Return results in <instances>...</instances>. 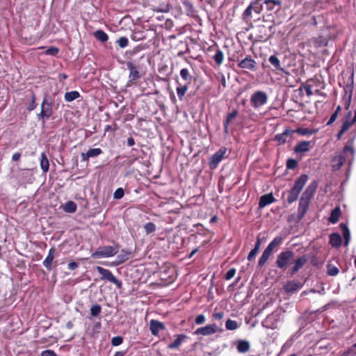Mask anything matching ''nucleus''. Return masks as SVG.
I'll return each instance as SVG.
<instances>
[{"label":"nucleus","mask_w":356,"mask_h":356,"mask_svg":"<svg viewBox=\"0 0 356 356\" xmlns=\"http://www.w3.org/2000/svg\"><path fill=\"white\" fill-rule=\"evenodd\" d=\"M154 11L157 13H168L170 9L169 3L165 2L160 4L158 6H154L152 8Z\"/></svg>","instance_id":"obj_35"},{"label":"nucleus","mask_w":356,"mask_h":356,"mask_svg":"<svg viewBox=\"0 0 356 356\" xmlns=\"http://www.w3.org/2000/svg\"><path fill=\"white\" fill-rule=\"evenodd\" d=\"M298 162L293 159H289L286 161V168L288 169H294L297 167Z\"/></svg>","instance_id":"obj_51"},{"label":"nucleus","mask_w":356,"mask_h":356,"mask_svg":"<svg viewBox=\"0 0 356 356\" xmlns=\"http://www.w3.org/2000/svg\"><path fill=\"white\" fill-rule=\"evenodd\" d=\"M263 3L266 6L268 10H273L275 6H280L281 5V1L280 0H264Z\"/></svg>","instance_id":"obj_36"},{"label":"nucleus","mask_w":356,"mask_h":356,"mask_svg":"<svg viewBox=\"0 0 356 356\" xmlns=\"http://www.w3.org/2000/svg\"><path fill=\"white\" fill-rule=\"evenodd\" d=\"M188 86L185 84L184 86H179L177 88V94L179 100H182L186 91L188 90Z\"/></svg>","instance_id":"obj_39"},{"label":"nucleus","mask_w":356,"mask_h":356,"mask_svg":"<svg viewBox=\"0 0 356 356\" xmlns=\"http://www.w3.org/2000/svg\"><path fill=\"white\" fill-rule=\"evenodd\" d=\"M206 321L205 316L203 314H200L196 316L195 322L197 325L203 324Z\"/></svg>","instance_id":"obj_57"},{"label":"nucleus","mask_w":356,"mask_h":356,"mask_svg":"<svg viewBox=\"0 0 356 356\" xmlns=\"http://www.w3.org/2000/svg\"><path fill=\"white\" fill-rule=\"evenodd\" d=\"M94 37L102 42H105L108 40V36L103 30L99 29L93 33Z\"/></svg>","instance_id":"obj_30"},{"label":"nucleus","mask_w":356,"mask_h":356,"mask_svg":"<svg viewBox=\"0 0 356 356\" xmlns=\"http://www.w3.org/2000/svg\"><path fill=\"white\" fill-rule=\"evenodd\" d=\"M317 186L318 183L314 181L307 186L305 191L302 193L299 201V206L298 209V220H301L306 213L311 199L314 196L315 191L317 188Z\"/></svg>","instance_id":"obj_1"},{"label":"nucleus","mask_w":356,"mask_h":356,"mask_svg":"<svg viewBox=\"0 0 356 356\" xmlns=\"http://www.w3.org/2000/svg\"><path fill=\"white\" fill-rule=\"evenodd\" d=\"M270 255H271V252H268V250H266L265 249L259 259L258 266L262 267L266 264V262L268 261V259H269Z\"/></svg>","instance_id":"obj_38"},{"label":"nucleus","mask_w":356,"mask_h":356,"mask_svg":"<svg viewBox=\"0 0 356 356\" xmlns=\"http://www.w3.org/2000/svg\"><path fill=\"white\" fill-rule=\"evenodd\" d=\"M299 194H300V192L298 190L292 188L289 191V194L287 196V202L289 204L294 202L298 199Z\"/></svg>","instance_id":"obj_32"},{"label":"nucleus","mask_w":356,"mask_h":356,"mask_svg":"<svg viewBox=\"0 0 356 356\" xmlns=\"http://www.w3.org/2000/svg\"><path fill=\"white\" fill-rule=\"evenodd\" d=\"M340 228L344 238V245L348 246L350 240V233L348 226L344 223L340 224Z\"/></svg>","instance_id":"obj_25"},{"label":"nucleus","mask_w":356,"mask_h":356,"mask_svg":"<svg viewBox=\"0 0 356 356\" xmlns=\"http://www.w3.org/2000/svg\"><path fill=\"white\" fill-rule=\"evenodd\" d=\"M40 167L44 172H48L49 169V162L45 152H42L40 155Z\"/></svg>","instance_id":"obj_27"},{"label":"nucleus","mask_w":356,"mask_h":356,"mask_svg":"<svg viewBox=\"0 0 356 356\" xmlns=\"http://www.w3.org/2000/svg\"><path fill=\"white\" fill-rule=\"evenodd\" d=\"M305 90L306 94L308 97H310L313 95V92L312 90V86H310V85L305 86Z\"/></svg>","instance_id":"obj_62"},{"label":"nucleus","mask_w":356,"mask_h":356,"mask_svg":"<svg viewBox=\"0 0 356 356\" xmlns=\"http://www.w3.org/2000/svg\"><path fill=\"white\" fill-rule=\"evenodd\" d=\"M227 149L224 147H222L211 156L209 159V167L211 169H215L217 168L220 162L224 158Z\"/></svg>","instance_id":"obj_7"},{"label":"nucleus","mask_w":356,"mask_h":356,"mask_svg":"<svg viewBox=\"0 0 356 356\" xmlns=\"http://www.w3.org/2000/svg\"><path fill=\"white\" fill-rule=\"evenodd\" d=\"M268 61L277 70H283L281 67L280 61L275 55H272L269 57Z\"/></svg>","instance_id":"obj_37"},{"label":"nucleus","mask_w":356,"mask_h":356,"mask_svg":"<svg viewBox=\"0 0 356 356\" xmlns=\"http://www.w3.org/2000/svg\"><path fill=\"white\" fill-rule=\"evenodd\" d=\"M339 270L337 267L332 265L327 266V274L330 276H336L339 273Z\"/></svg>","instance_id":"obj_50"},{"label":"nucleus","mask_w":356,"mask_h":356,"mask_svg":"<svg viewBox=\"0 0 356 356\" xmlns=\"http://www.w3.org/2000/svg\"><path fill=\"white\" fill-rule=\"evenodd\" d=\"M63 208L65 212L72 213L76 211L77 206L73 201H68L65 204Z\"/></svg>","instance_id":"obj_34"},{"label":"nucleus","mask_w":356,"mask_h":356,"mask_svg":"<svg viewBox=\"0 0 356 356\" xmlns=\"http://www.w3.org/2000/svg\"><path fill=\"white\" fill-rule=\"evenodd\" d=\"M96 270L101 275V280H107L115 284L118 289L122 288V282L118 280L109 270L101 266H97Z\"/></svg>","instance_id":"obj_5"},{"label":"nucleus","mask_w":356,"mask_h":356,"mask_svg":"<svg viewBox=\"0 0 356 356\" xmlns=\"http://www.w3.org/2000/svg\"><path fill=\"white\" fill-rule=\"evenodd\" d=\"M41 356H58L52 350H46L42 352Z\"/></svg>","instance_id":"obj_58"},{"label":"nucleus","mask_w":356,"mask_h":356,"mask_svg":"<svg viewBox=\"0 0 356 356\" xmlns=\"http://www.w3.org/2000/svg\"><path fill=\"white\" fill-rule=\"evenodd\" d=\"M238 67L242 69H246L252 71L256 70V61L251 58V56H248L241 61H240L238 64Z\"/></svg>","instance_id":"obj_13"},{"label":"nucleus","mask_w":356,"mask_h":356,"mask_svg":"<svg viewBox=\"0 0 356 356\" xmlns=\"http://www.w3.org/2000/svg\"><path fill=\"white\" fill-rule=\"evenodd\" d=\"M296 132L301 136H306L313 134L316 133V131L307 128H298L295 131V133Z\"/></svg>","instance_id":"obj_43"},{"label":"nucleus","mask_w":356,"mask_h":356,"mask_svg":"<svg viewBox=\"0 0 356 356\" xmlns=\"http://www.w3.org/2000/svg\"><path fill=\"white\" fill-rule=\"evenodd\" d=\"M58 48L56 47H51L46 50L45 53L47 55L56 56L58 53Z\"/></svg>","instance_id":"obj_54"},{"label":"nucleus","mask_w":356,"mask_h":356,"mask_svg":"<svg viewBox=\"0 0 356 356\" xmlns=\"http://www.w3.org/2000/svg\"><path fill=\"white\" fill-rule=\"evenodd\" d=\"M175 339L168 345L169 349H178L181 344L187 339V336L185 334H177L175 336Z\"/></svg>","instance_id":"obj_17"},{"label":"nucleus","mask_w":356,"mask_h":356,"mask_svg":"<svg viewBox=\"0 0 356 356\" xmlns=\"http://www.w3.org/2000/svg\"><path fill=\"white\" fill-rule=\"evenodd\" d=\"M119 251V245L115 244L113 245H106L99 247L96 251L92 253V257L94 259H101L111 257L115 255Z\"/></svg>","instance_id":"obj_3"},{"label":"nucleus","mask_w":356,"mask_h":356,"mask_svg":"<svg viewBox=\"0 0 356 356\" xmlns=\"http://www.w3.org/2000/svg\"><path fill=\"white\" fill-rule=\"evenodd\" d=\"M315 144L314 141H301L298 143L294 147V152L297 154L299 153H305L309 151L312 148L314 147Z\"/></svg>","instance_id":"obj_11"},{"label":"nucleus","mask_w":356,"mask_h":356,"mask_svg":"<svg viewBox=\"0 0 356 356\" xmlns=\"http://www.w3.org/2000/svg\"><path fill=\"white\" fill-rule=\"evenodd\" d=\"M236 270L234 268H230L225 274V278L227 280H231L235 275Z\"/></svg>","instance_id":"obj_56"},{"label":"nucleus","mask_w":356,"mask_h":356,"mask_svg":"<svg viewBox=\"0 0 356 356\" xmlns=\"http://www.w3.org/2000/svg\"><path fill=\"white\" fill-rule=\"evenodd\" d=\"M127 67L129 70V82L133 83L140 78L141 75L138 67L135 65L132 62H127Z\"/></svg>","instance_id":"obj_10"},{"label":"nucleus","mask_w":356,"mask_h":356,"mask_svg":"<svg viewBox=\"0 0 356 356\" xmlns=\"http://www.w3.org/2000/svg\"><path fill=\"white\" fill-rule=\"evenodd\" d=\"M118 261L115 263V265H119L124 262L128 259V256L127 253L120 254L118 255Z\"/></svg>","instance_id":"obj_55"},{"label":"nucleus","mask_w":356,"mask_h":356,"mask_svg":"<svg viewBox=\"0 0 356 356\" xmlns=\"http://www.w3.org/2000/svg\"><path fill=\"white\" fill-rule=\"evenodd\" d=\"M302 287V284L301 283L296 281H290L286 283L284 286V289L288 293H293L301 289Z\"/></svg>","instance_id":"obj_21"},{"label":"nucleus","mask_w":356,"mask_h":356,"mask_svg":"<svg viewBox=\"0 0 356 356\" xmlns=\"http://www.w3.org/2000/svg\"><path fill=\"white\" fill-rule=\"evenodd\" d=\"M239 327L238 323L236 321L231 319L227 320L225 323V327L228 330H235Z\"/></svg>","instance_id":"obj_41"},{"label":"nucleus","mask_w":356,"mask_h":356,"mask_svg":"<svg viewBox=\"0 0 356 356\" xmlns=\"http://www.w3.org/2000/svg\"><path fill=\"white\" fill-rule=\"evenodd\" d=\"M238 115V111L236 110H233L232 113L227 114L226 120L224 123V130L225 133L228 131V126L230 122Z\"/></svg>","instance_id":"obj_28"},{"label":"nucleus","mask_w":356,"mask_h":356,"mask_svg":"<svg viewBox=\"0 0 356 356\" xmlns=\"http://www.w3.org/2000/svg\"><path fill=\"white\" fill-rule=\"evenodd\" d=\"M252 10L249 5L242 15L243 19L246 22L250 21V19L252 17Z\"/></svg>","instance_id":"obj_42"},{"label":"nucleus","mask_w":356,"mask_h":356,"mask_svg":"<svg viewBox=\"0 0 356 356\" xmlns=\"http://www.w3.org/2000/svg\"><path fill=\"white\" fill-rule=\"evenodd\" d=\"M316 43L319 46H325L327 44V41L322 37H319L316 40Z\"/></svg>","instance_id":"obj_60"},{"label":"nucleus","mask_w":356,"mask_h":356,"mask_svg":"<svg viewBox=\"0 0 356 356\" xmlns=\"http://www.w3.org/2000/svg\"><path fill=\"white\" fill-rule=\"evenodd\" d=\"M307 259L305 255H302L300 257L296 259L294 261V266L291 269V275H293L296 274L300 268H302L305 264L307 263Z\"/></svg>","instance_id":"obj_15"},{"label":"nucleus","mask_w":356,"mask_h":356,"mask_svg":"<svg viewBox=\"0 0 356 356\" xmlns=\"http://www.w3.org/2000/svg\"><path fill=\"white\" fill-rule=\"evenodd\" d=\"M116 43L120 48H125L129 44V40L127 37H120L117 41Z\"/></svg>","instance_id":"obj_47"},{"label":"nucleus","mask_w":356,"mask_h":356,"mask_svg":"<svg viewBox=\"0 0 356 356\" xmlns=\"http://www.w3.org/2000/svg\"><path fill=\"white\" fill-rule=\"evenodd\" d=\"M101 312H102V307L98 304L92 305L90 308V314L92 316H99Z\"/></svg>","instance_id":"obj_46"},{"label":"nucleus","mask_w":356,"mask_h":356,"mask_svg":"<svg viewBox=\"0 0 356 356\" xmlns=\"http://www.w3.org/2000/svg\"><path fill=\"white\" fill-rule=\"evenodd\" d=\"M262 0H256L254 2H252L250 4V8L252 10V12L259 14L263 10L262 3H261Z\"/></svg>","instance_id":"obj_31"},{"label":"nucleus","mask_w":356,"mask_h":356,"mask_svg":"<svg viewBox=\"0 0 356 356\" xmlns=\"http://www.w3.org/2000/svg\"><path fill=\"white\" fill-rule=\"evenodd\" d=\"M268 102V95L264 91H256L250 97L251 106L254 108H258L265 105Z\"/></svg>","instance_id":"obj_4"},{"label":"nucleus","mask_w":356,"mask_h":356,"mask_svg":"<svg viewBox=\"0 0 356 356\" xmlns=\"http://www.w3.org/2000/svg\"><path fill=\"white\" fill-rule=\"evenodd\" d=\"M330 244L334 248H339L341 246L342 239L338 233H332L330 235Z\"/></svg>","instance_id":"obj_23"},{"label":"nucleus","mask_w":356,"mask_h":356,"mask_svg":"<svg viewBox=\"0 0 356 356\" xmlns=\"http://www.w3.org/2000/svg\"><path fill=\"white\" fill-rule=\"evenodd\" d=\"M67 266H68V269H70L71 270H74L78 268L79 264H78V263H76L75 261H72L68 264Z\"/></svg>","instance_id":"obj_61"},{"label":"nucleus","mask_w":356,"mask_h":356,"mask_svg":"<svg viewBox=\"0 0 356 356\" xmlns=\"http://www.w3.org/2000/svg\"><path fill=\"white\" fill-rule=\"evenodd\" d=\"M356 121V115H355L353 120L352 121H349L348 120H346L343 122L341 127L339 133L337 134V138H340L342 135L346 132L350 127Z\"/></svg>","instance_id":"obj_22"},{"label":"nucleus","mask_w":356,"mask_h":356,"mask_svg":"<svg viewBox=\"0 0 356 356\" xmlns=\"http://www.w3.org/2000/svg\"><path fill=\"white\" fill-rule=\"evenodd\" d=\"M180 76L184 80L191 82L192 76L190 75L189 71L186 68H183L180 71Z\"/></svg>","instance_id":"obj_44"},{"label":"nucleus","mask_w":356,"mask_h":356,"mask_svg":"<svg viewBox=\"0 0 356 356\" xmlns=\"http://www.w3.org/2000/svg\"><path fill=\"white\" fill-rule=\"evenodd\" d=\"M283 241L282 236H276L266 247V250L270 252H273V250L277 246L280 245Z\"/></svg>","instance_id":"obj_24"},{"label":"nucleus","mask_w":356,"mask_h":356,"mask_svg":"<svg viewBox=\"0 0 356 356\" xmlns=\"http://www.w3.org/2000/svg\"><path fill=\"white\" fill-rule=\"evenodd\" d=\"M80 97V94L78 91L74 90L67 92L65 94V100L67 102H71Z\"/></svg>","instance_id":"obj_33"},{"label":"nucleus","mask_w":356,"mask_h":356,"mask_svg":"<svg viewBox=\"0 0 356 356\" xmlns=\"http://www.w3.org/2000/svg\"><path fill=\"white\" fill-rule=\"evenodd\" d=\"M308 176L307 175H300L295 181L293 188L298 190L300 193L302 189L303 186L307 181Z\"/></svg>","instance_id":"obj_20"},{"label":"nucleus","mask_w":356,"mask_h":356,"mask_svg":"<svg viewBox=\"0 0 356 356\" xmlns=\"http://www.w3.org/2000/svg\"><path fill=\"white\" fill-rule=\"evenodd\" d=\"M144 229L147 234H150L156 231V225L153 222H147L144 225Z\"/></svg>","instance_id":"obj_48"},{"label":"nucleus","mask_w":356,"mask_h":356,"mask_svg":"<svg viewBox=\"0 0 356 356\" xmlns=\"http://www.w3.org/2000/svg\"><path fill=\"white\" fill-rule=\"evenodd\" d=\"M35 99H36L35 95L33 92H32L31 93V102L27 108V109L29 111H31L36 108L37 104L35 102Z\"/></svg>","instance_id":"obj_53"},{"label":"nucleus","mask_w":356,"mask_h":356,"mask_svg":"<svg viewBox=\"0 0 356 356\" xmlns=\"http://www.w3.org/2000/svg\"><path fill=\"white\" fill-rule=\"evenodd\" d=\"M213 59L217 65H221L224 60L223 52L220 49H218L213 56Z\"/></svg>","instance_id":"obj_40"},{"label":"nucleus","mask_w":356,"mask_h":356,"mask_svg":"<svg viewBox=\"0 0 356 356\" xmlns=\"http://www.w3.org/2000/svg\"><path fill=\"white\" fill-rule=\"evenodd\" d=\"M347 352H351V356H356V343Z\"/></svg>","instance_id":"obj_64"},{"label":"nucleus","mask_w":356,"mask_h":356,"mask_svg":"<svg viewBox=\"0 0 356 356\" xmlns=\"http://www.w3.org/2000/svg\"><path fill=\"white\" fill-rule=\"evenodd\" d=\"M257 253H258V252L256 250V249H252L250 251V252L249 253V254L248 255V260L252 261L254 259V257Z\"/></svg>","instance_id":"obj_59"},{"label":"nucleus","mask_w":356,"mask_h":356,"mask_svg":"<svg viewBox=\"0 0 356 356\" xmlns=\"http://www.w3.org/2000/svg\"><path fill=\"white\" fill-rule=\"evenodd\" d=\"M341 108L340 106H338L336 108V110L334 111V112L332 114V115L330 116V120H328V122H327V125H330L332 124L336 120L337 118H338V115H339V111H341Z\"/></svg>","instance_id":"obj_45"},{"label":"nucleus","mask_w":356,"mask_h":356,"mask_svg":"<svg viewBox=\"0 0 356 356\" xmlns=\"http://www.w3.org/2000/svg\"><path fill=\"white\" fill-rule=\"evenodd\" d=\"M293 257L294 253L290 250L280 252L276 260L277 266L280 269L285 268Z\"/></svg>","instance_id":"obj_6"},{"label":"nucleus","mask_w":356,"mask_h":356,"mask_svg":"<svg viewBox=\"0 0 356 356\" xmlns=\"http://www.w3.org/2000/svg\"><path fill=\"white\" fill-rule=\"evenodd\" d=\"M341 215V209L339 207L334 208L329 217V221L331 223H337L339 221V216Z\"/></svg>","instance_id":"obj_29"},{"label":"nucleus","mask_w":356,"mask_h":356,"mask_svg":"<svg viewBox=\"0 0 356 356\" xmlns=\"http://www.w3.org/2000/svg\"><path fill=\"white\" fill-rule=\"evenodd\" d=\"M355 149L350 145H346L343 152L335 156L332 160V167L334 170H338L343 165L346 159L350 163L353 160Z\"/></svg>","instance_id":"obj_2"},{"label":"nucleus","mask_w":356,"mask_h":356,"mask_svg":"<svg viewBox=\"0 0 356 356\" xmlns=\"http://www.w3.org/2000/svg\"><path fill=\"white\" fill-rule=\"evenodd\" d=\"M55 249L51 248L49 250L48 254L45 259L43 261V266L49 270H51V264L54 259Z\"/></svg>","instance_id":"obj_19"},{"label":"nucleus","mask_w":356,"mask_h":356,"mask_svg":"<svg viewBox=\"0 0 356 356\" xmlns=\"http://www.w3.org/2000/svg\"><path fill=\"white\" fill-rule=\"evenodd\" d=\"M250 348V343L245 340H239L237 343V350L241 353H247Z\"/></svg>","instance_id":"obj_26"},{"label":"nucleus","mask_w":356,"mask_h":356,"mask_svg":"<svg viewBox=\"0 0 356 356\" xmlns=\"http://www.w3.org/2000/svg\"><path fill=\"white\" fill-rule=\"evenodd\" d=\"M52 115V103L48 101V97L45 96L41 105V111L38 115V118L49 119Z\"/></svg>","instance_id":"obj_8"},{"label":"nucleus","mask_w":356,"mask_h":356,"mask_svg":"<svg viewBox=\"0 0 356 356\" xmlns=\"http://www.w3.org/2000/svg\"><path fill=\"white\" fill-rule=\"evenodd\" d=\"M102 153V150L100 148L90 149L86 153H81V158L83 161H86L91 157H95L100 155Z\"/></svg>","instance_id":"obj_18"},{"label":"nucleus","mask_w":356,"mask_h":356,"mask_svg":"<svg viewBox=\"0 0 356 356\" xmlns=\"http://www.w3.org/2000/svg\"><path fill=\"white\" fill-rule=\"evenodd\" d=\"M217 332V325L215 323L207 325L204 327L197 328L195 334L197 335L208 336Z\"/></svg>","instance_id":"obj_12"},{"label":"nucleus","mask_w":356,"mask_h":356,"mask_svg":"<svg viewBox=\"0 0 356 356\" xmlns=\"http://www.w3.org/2000/svg\"><path fill=\"white\" fill-rule=\"evenodd\" d=\"M123 342V338L120 336L114 337L111 339V344L113 346H117L122 344Z\"/></svg>","instance_id":"obj_52"},{"label":"nucleus","mask_w":356,"mask_h":356,"mask_svg":"<svg viewBox=\"0 0 356 356\" xmlns=\"http://www.w3.org/2000/svg\"><path fill=\"white\" fill-rule=\"evenodd\" d=\"M223 316H224L223 312H218V313H214L213 314V318H215L216 320L222 319L223 318Z\"/></svg>","instance_id":"obj_63"},{"label":"nucleus","mask_w":356,"mask_h":356,"mask_svg":"<svg viewBox=\"0 0 356 356\" xmlns=\"http://www.w3.org/2000/svg\"><path fill=\"white\" fill-rule=\"evenodd\" d=\"M124 195V191L122 188H118L113 193V198L115 200H120L123 197Z\"/></svg>","instance_id":"obj_49"},{"label":"nucleus","mask_w":356,"mask_h":356,"mask_svg":"<svg viewBox=\"0 0 356 356\" xmlns=\"http://www.w3.org/2000/svg\"><path fill=\"white\" fill-rule=\"evenodd\" d=\"M275 201V197L272 193L265 194L261 196L259 202V207L264 208L267 205L274 202Z\"/></svg>","instance_id":"obj_16"},{"label":"nucleus","mask_w":356,"mask_h":356,"mask_svg":"<svg viewBox=\"0 0 356 356\" xmlns=\"http://www.w3.org/2000/svg\"><path fill=\"white\" fill-rule=\"evenodd\" d=\"M165 329V325L156 320H151L149 321V330L151 333L157 336L161 330H164Z\"/></svg>","instance_id":"obj_14"},{"label":"nucleus","mask_w":356,"mask_h":356,"mask_svg":"<svg viewBox=\"0 0 356 356\" xmlns=\"http://www.w3.org/2000/svg\"><path fill=\"white\" fill-rule=\"evenodd\" d=\"M294 134V130L286 129L283 133L277 134L275 136V140H277L279 145L284 144L291 140Z\"/></svg>","instance_id":"obj_9"}]
</instances>
